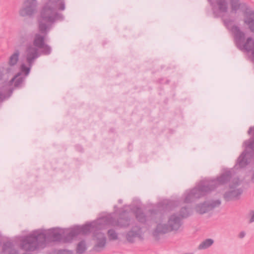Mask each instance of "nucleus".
I'll use <instances>...</instances> for the list:
<instances>
[{
    "label": "nucleus",
    "mask_w": 254,
    "mask_h": 254,
    "mask_svg": "<svg viewBox=\"0 0 254 254\" xmlns=\"http://www.w3.org/2000/svg\"><path fill=\"white\" fill-rule=\"evenodd\" d=\"M40 48L46 49L49 51V48L45 44L43 37L36 35L32 45L29 46L25 52V56L27 61L32 62L38 56V50Z\"/></svg>",
    "instance_id": "1"
},
{
    "label": "nucleus",
    "mask_w": 254,
    "mask_h": 254,
    "mask_svg": "<svg viewBox=\"0 0 254 254\" xmlns=\"http://www.w3.org/2000/svg\"><path fill=\"white\" fill-rule=\"evenodd\" d=\"M168 223L167 226L164 224H159L157 226V232L158 233H166L173 230H177L180 225L179 220L174 217H171Z\"/></svg>",
    "instance_id": "2"
},
{
    "label": "nucleus",
    "mask_w": 254,
    "mask_h": 254,
    "mask_svg": "<svg viewBox=\"0 0 254 254\" xmlns=\"http://www.w3.org/2000/svg\"><path fill=\"white\" fill-rule=\"evenodd\" d=\"M213 243L212 239H207L200 244L199 246V249H205L209 247Z\"/></svg>",
    "instance_id": "3"
},
{
    "label": "nucleus",
    "mask_w": 254,
    "mask_h": 254,
    "mask_svg": "<svg viewBox=\"0 0 254 254\" xmlns=\"http://www.w3.org/2000/svg\"><path fill=\"white\" fill-rule=\"evenodd\" d=\"M19 54L18 53H15L12 55L9 60L8 64L10 65H15L18 60Z\"/></svg>",
    "instance_id": "4"
},
{
    "label": "nucleus",
    "mask_w": 254,
    "mask_h": 254,
    "mask_svg": "<svg viewBox=\"0 0 254 254\" xmlns=\"http://www.w3.org/2000/svg\"><path fill=\"white\" fill-rule=\"evenodd\" d=\"M22 80L23 78L21 76V73H19L13 77L11 82L14 85L17 86L22 81Z\"/></svg>",
    "instance_id": "5"
},
{
    "label": "nucleus",
    "mask_w": 254,
    "mask_h": 254,
    "mask_svg": "<svg viewBox=\"0 0 254 254\" xmlns=\"http://www.w3.org/2000/svg\"><path fill=\"white\" fill-rule=\"evenodd\" d=\"M245 48L248 51H254V42L250 39H248L247 42L245 45Z\"/></svg>",
    "instance_id": "6"
},
{
    "label": "nucleus",
    "mask_w": 254,
    "mask_h": 254,
    "mask_svg": "<svg viewBox=\"0 0 254 254\" xmlns=\"http://www.w3.org/2000/svg\"><path fill=\"white\" fill-rule=\"evenodd\" d=\"M85 248L86 247L84 243L81 242L77 246V251L78 253L81 254L84 251Z\"/></svg>",
    "instance_id": "7"
},
{
    "label": "nucleus",
    "mask_w": 254,
    "mask_h": 254,
    "mask_svg": "<svg viewBox=\"0 0 254 254\" xmlns=\"http://www.w3.org/2000/svg\"><path fill=\"white\" fill-rule=\"evenodd\" d=\"M136 237V235L133 232H130L127 235V239L130 242H134Z\"/></svg>",
    "instance_id": "8"
},
{
    "label": "nucleus",
    "mask_w": 254,
    "mask_h": 254,
    "mask_svg": "<svg viewBox=\"0 0 254 254\" xmlns=\"http://www.w3.org/2000/svg\"><path fill=\"white\" fill-rule=\"evenodd\" d=\"M251 17L252 19L251 21H246L250 24V26L252 30L254 31V14H251Z\"/></svg>",
    "instance_id": "9"
},
{
    "label": "nucleus",
    "mask_w": 254,
    "mask_h": 254,
    "mask_svg": "<svg viewBox=\"0 0 254 254\" xmlns=\"http://www.w3.org/2000/svg\"><path fill=\"white\" fill-rule=\"evenodd\" d=\"M109 236L112 240H116L117 239V235L112 230H110L108 232Z\"/></svg>",
    "instance_id": "10"
},
{
    "label": "nucleus",
    "mask_w": 254,
    "mask_h": 254,
    "mask_svg": "<svg viewBox=\"0 0 254 254\" xmlns=\"http://www.w3.org/2000/svg\"><path fill=\"white\" fill-rule=\"evenodd\" d=\"M105 243V240L104 237L103 236H101L100 237V244L99 245V247H102L104 246Z\"/></svg>",
    "instance_id": "11"
},
{
    "label": "nucleus",
    "mask_w": 254,
    "mask_h": 254,
    "mask_svg": "<svg viewBox=\"0 0 254 254\" xmlns=\"http://www.w3.org/2000/svg\"><path fill=\"white\" fill-rule=\"evenodd\" d=\"M21 70L25 75H27L29 72V68L23 65L21 67Z\"/></svg>",
    "instance_id": "12"
},
{
    "label": "nucleus",
    "mask_w": 254,
    "mask_h": 254,
    "mask_svg": "<svg viewBox=\"0 0 254 254\" xmlns=\"http://www.w3.org/2000/svg\"><path fill=\"white\" fill-rule=\"evenodd\" d=\"M250 221L251 222H254V212H252L251 214Z\"/></svg>",
    "instance_id": "13"
},
{
    "label": "nucleus",
    "mask_w": 254,
    "mask_h": 254,
    "mask_svg": "<svg viewBox=\"0 0 254 254\" xmlns=\"http://www.w3.org/2000/svg\"><path fill=\"white\" fill-rule=\"evenodd\" d=\"M20 13L21 15L24 16L25 15V11L23 10H21L20 12Z\"/></svg>",
    "instance_id": "14"
},
{
    "label": "nucleus",
    "mask_w": 254,
    "mask_h": 254,
    "mask_svg": "<svg viewBox=\"0 0 254 254\" xmlns=\"http://www.w3.org/2000/svg\"><path fill=\"white\" fill-rule=\"evenodd\" d=\"M245 233H244V232H242V233H240V237H241V238L244 237L245 236Z\"/></svg>",
    "instance_id": "15"
},
{
    "label": "nucleus",
    "mask_w": 254,
    "mask_h": 254,
    "mask_svg": "<svg viewBox=\"0 0 254 254\" xmlns=\"http://www.w3.org/2000/svg\"><path fill=\"white\" fill-rule=\"evenodd\" d=\"M40 30L42 31H44L45 28L44 27H43L42 25H40Z\"/></svg>",
    "instance_id": "16"
},
{
    "label": "nucleus",
    "mask_w": 254,
    "mask_h": 254,
    "mask_svg": "<svg viewBox=\"0 0 254 254\" xmlns=\"http://www.w3.org/2000/svg\"><path fill=\"white\" fill-rule=\"evenodd\" d=\"M29 249L30 250H33L34 249H33V248H32V247H30L29 248Z\"/></svg>",
    "instance_id": "17"
},
{
    "label": "nucleus",
    "mask_w": 254,
    "mask_h": 254,
    "mask_svg": "<svg viewBox=\"0 0 254 254\" xmlns=\"http://www.w3.org/2000/svg\"><path fill=\"white\" fill-rule=\"evenodd\" d=\"M96 239H97V240L98 239V237H96Z\"/></svg>",
    "instance_id": "18"
}]
</instances>
